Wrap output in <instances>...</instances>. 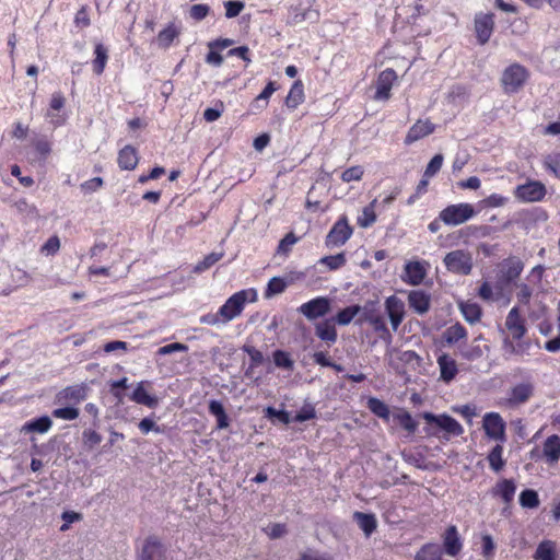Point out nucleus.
Instances as JSON below:
<instances>
[{"label":"nucleus","instance_id":"1","mask_svg":"<svg viewBox=\"0 0 560 560\" xmlns=\"http://www.w3.org/2000/svg\"><path fill=\"white\" fill-rule=\"evenodd\" d=\"M257 298L258 295L255 289L241 290L231 295L219 308L220 316H222L228 324L242 314L246 303H254L257 301Z\"/></svg>","mask_w":560,"mask_h":560},{"label":"nucleus","instance_id":"2","mask_svg":"<svg viewBox=\"0 0 560 560\" xmlns=\"http://www.w3.org/2000/svg\"><path fill=\"white\" fill-rule=\"evenodd\" d=\"M529 77L526 67L518 62L511 63L502 72L501 86L505 94H515L524 88Z\"/></svg>","mask_w":560,"mask_h":560},{"label":"nucleus","instance_id":"3","mask_svg":"<svg viewBox=\"0 0 560 560\" xmlns=\"http://www.w3.org/2000/svg\"><path fill=\"white\" fill-rule=\"evenodd\" d=\"M476 214L471 203L460 202L445 207L440 213L439 219L446 225H459L470 220Z\"/></svg>","mask_w":560,"mask_h":560},{"label":"nucleus","instance_id":"4","mask_svg":"<svg viewBox=\"0 0 560 560\" xmlns=\"http://www.w3.org/2000/svg\"><path fill=\"white\" fill-rule=\"evenodd\" d=\"M482 429L486 435L493 441L504 443L506 441V423L498 412H487L482 418Z\"/></svg>","mask_w":560,"mask_h":560},{"label":"nucleus","instance_id":"5","mask_svg":"<svg viewBox=\"0 0 560 560\" xmlns=\"http://www.w3.org/2000/svg\"><path fill=\"white\" fill-rule=\"evenodd\" d=\"M494 14L479 12L474 19V28L479 45H486L494 31Z\"/></svg>","mask_w":560,"mask_h":560},{"label":"nucleus","instance_id":"6","mask_svg":"<svg viewBox=\"0 0 560 560\" xmlns=\"http://www.w3.org/2000/svg\"><path fill=\"white\" fill-rule=\"evenodd\" d=\"M444 262L450 271L460 275H468L472 268L471 256L463 249L447 254L444 258Z\"/></svg>","mask_w":560,"mask_h":560},{"label":"nucleus","instance_id":"7","mask_svg":"<svg viewBox=\"0 0 560 560\" xmlns=\"http://www.w3.org/2000/svg\"><path fill=\"white\" fill-rule=\"evenodd\" d=\"M330 300L326 296L315 298L306 303H303L298 312L305 316L308 320L323 317L330 312Z\"/></svg>","mask_w":560,"mask_h":560},{"label":"nucleus","instance_id":"8","mask_svg":"<svg viewBox=\"0 0 560 560\" xmlns=\"http://www.w3.org/2000/svg\"><path fill=\"white\" fill-rule=\"evenodd\" d=\"M422 417L429 424L436 425L448 435L458 436L464 432L460 423L448 415L435 416L431 412H424Z\"/></svg>","mask_w":560,"mask_h":560},{"label":"nucleus","instance_id":"9","mask_svg":"<svg viewBox=\"0 0 560 560\" xmlns=\"http://www.w3.org/2000/svg\"><path fill=\"white\" fill-rule=\"evenodd\" d=\"M515 197L524 202L540 201L546 196V187L540 182H527L518 185L514 191Z\"/></svg>","mask_w":560,"mask_h":560},{"label":"nucleus","instance_id":"10","mask_svg":"<svg viewBox=\"0 0 560 560\" xmlns=\"http://www.w3.org/2000/svg\"><path fill=\"white\" fill-rule=\"evenodd\" d=\"M353 228L349 224L348 218L341 215L330 229L326 245H343L352 235Z\"/></svg>","mask_w":560,"mask_h":560},{"label":"nucleus","instance_id":"11","mask_svg":"<svg viewBox=\"0 0 560 560\" xmlns=\"http://www.w3.org/2000/svg\"><path fill=\"white\" fill-rule=\"evenodd\" d=\"M524 269L523 261L517 257H509L498 265L499 280L509 284L520 277Z\"/></svg>","mask_w":560,"mask_h":560},{"label":"nucleus","instance_id":"12","mask_svg":"<svg viewBox=\"0 0 560 560\" xmlns=\"http://www.w3.org/2000/svg\"><path fill=\"white\" fill-rule=\"evenodd\" d=\"M533 395L534 385L530 382L518 383L508 392L505 405L510 408L518 407L527 402Z\"/></svg>","mask_w":560,"mask_h":560},{"label":"nucleus","instance_id":"13","mask_svg":"<svg viewBox=\"0 0 560 560\" xmlns=\"http://www.w3.org/2000/svg\"><path fill=\"white\" fill-rule=\"evenodd\" d=\"M397 73L393 68H386L381 71L376 80V91L374 98L380 101H387L390 98V91L397 81Z\"/></svg>","mask_w":560,"mask_h":560},{"label":"nucleus","instance_id":"14","mask_svg":"<svg viewBox=\"0 0 560 560\" xmlns=\"http://www.w3.org/2000/svg\"><path fill=\"white\" fill-rule=\"evenodd\" d=\"M138 560H166V549L156 537L150 536L144 540Z\"/></svg>","mask_w":560,"mask_h":560},{"label":"nucleus","instance_id":"15","mask_svg":"<svg viewBox=\"0 0 560 560\" xmlns=\"http://www.w3.org/2000/svg\"><path fill=\"white\" fill-rule=\"evenodd\" d=\"M435 125L430 119H418L408 130L404 143L410 145L413 142L433 133Z\"/></svg>","mask_w":560,"mask_h":560},{"label":"nucleus","instance_id":"16","mask_svg":"<svg viewBox=\"0 0 560 560\" xmlns=\"http://www.w3.org/2000/svg\"><path fill=\"white\" fill-rule=\"evenodd\" d=\"M425 265V262L419 260L408 261L401 275L402 281L411 285L420 284L427 275Z\"/></svg>","mask_w":560,"mask_h":560},{"label":"nucleus","instance_id":"17","mask_svg":"<svg viewBox=\"0 0 560 560\" xmlns=\"http://www.w3.org/2000/svg\"><path fill=\"white\" fill-rule=\"evenodd\" d=\"M386 312L388 314L393 330L396 331L401 324L405 315L404 303L400 299L392 295L385 301Z\"/></svg>","mask_w":560,"mask_h":560},{"label":"nucleus","instance_id":"18","mask_svg":"<svg viewBox=\"0 0 560 560\" xmlns=\"http://www.w3.org/2000/svg\"><path fill=\"white\" fill-rule=\"evenodd\" d=\"M88 396V386L85 384L72 385L60 390L56 399L58 402H74L78 404L84 400Z\"/></svg>","mask_w":560,"mask_h":560},{"label":"nucleus","instance_id":"19","mask_svg":"<svg viewBox=\"0 0 560 560\" xmlns=\"http://www.w3.org/2000/svg\"><path fill=\"white\" fill-rule=\"evenodd\" d=\"M180 33V26L175 22H170L158 34V46L162 49H168L175 43V40H178Z\"/></svg>","mask_w":560,"mask_h":560},{"label":"nucleus","instance_id":"20","mask_svg":"<svg viewBox=\"0 0 560 560\" xmlns=\"http://www.w3.org/2000/svg\"><path fill=\"white\" fill-rule=\"evenodd\" d=\"M117 163L122 171H133L139 163V154L135 147L127 144L118 152Z\"/></svg>","mask_w":560,"mask_h":560},{"label":"nucleus","instance_id":"21","mask_svg":"<svg viewBox=\"0 0 560 560\" xmlns=\"http://www.w3.org/2000/svg\"><path fill=\"white\" fill-rule=\"evenodd\" d=\"M542 457L549 465L557 464L560 459V436L552 434L542 443Z\"/></svg>","mask_w":560,"mask_h":560},{"label":"nucleus","instance_id":"22","mask_svg":"<svg viewBox=\"0 0 560 560\" xmlns=\"http://www.w3.org/2000/svg\"><path fill=\"white\" fill-rule=\"evenodd\" d=\"M430 295L422 290H412L408 294V303L417 314L423 315L430 308Z\"/></svg>","mask_w":560,"mask_h":560},{"label":"nucleus","instance_id":"23","mask_svg":"<svg viewBox=\"0 0 560 560\" xmlns=\"http://www.w3.org/2000/svg\"><path fill=\"white\" fill-rule=\"evenodd\" d=\"M505 327L514 339H521L525 335L526 328L524 320L521 318L520 311L516 306L509 312L505 320Z\"/></svg>","mask_w":560,"mask_h":560},{"label":"nucleus","instance_id":"24","mask_svg":"<svg viewBox=\"0 0 560 560\" xmlns=\"http://www.w3.org/2000/svg\"><path fill=\"white\" fill-rule=\"evenodd\" d=\"M516 491V485L513 479H503L499 481L492 489V495L499 497L502 499V501L509 506L513 499ZM508 508L504 509V511Z\"/></svg>","mask_w":560,"mask_h":560},{"label":"nucleus","instance_id":"25","mask_svg":"<svg viewBox=\"0 0 560 560\" xmlns=\"http://www.w3.org/2000/svg\"><path fill=\"white\" fill-rule=\"evenodd\" d=\"M108 59V48L103 43H96L94 45V58L91 61L92 70L96 75L104 73Z\"/></svg>","mask_w":560,"mask_h":560},{"label":"nucleus","instance_id":"26","mask_svg":"<svg viewBox=\"0 0 560 560\" xmlns=\"http://www.w3.org/2000/svg\"><path fill=\"white\" fill-rule=\"evenodd\" d=\"M440 368V378L445 383L453 381L458 372L456 361L447 354H442L438 359Z\"/></svg>","mask_w":560,"mask_h":560},{"label":"nucleus","instance_id":"27","mask_svg":"<svg viewBox=\"0 0 560 560\" xmlns=\"http://www.w3.org/2000/svg\"><path fill=\"white\" fill-rule=\"evenodd\" d=\"M462 541L456 526H450L444 534V549L448 556L455 557L462 550Z\"/></svg>","mask_w":560,"mask_h":560},{"label":"nucleus","instance_id":"28","mask_svg":"<svg viewBox=\"0 0 560 560\" xmlns=\"http://www.w3.org/2000/svg\"><path fill=\"white\" fill-rule=\"evenodd\" d=\"M315 334L320 340L326 341L329 345L335 343L338 337L332 319H326L317 323L315 325Z\"/></svg>","mask_w":560,"mask_h":560},{"label":"nucleus","instance_id":"29","mask_svg":"<svg viewBox=\"0 0 560 560\" xmlns=\"http://www.w3.org/2000/svg\"><path fill=\"white\" fill-rule=\"evenodd\" d=\"M346 261V254L340 252L335 255H328L319 258L316 265L319 267L320 271H334L345 266Z\"/></svg>","mask_w":560,"mask_h":560},{"label":"nucleus","instance_id":"30","mask_svg":"<svg viewBox=\"0 0 560 560\" xmlns=\"http://www.w3.org/2000/svg\"><path fill=\"white\" fill-rule=\"evenodd\" d=\"M304 97L303 83L301 80H298L292 84L285 97V105L287 107L294 109L304 102Z\"/></svg>","mask_w":560,"mask_h":560},{"label":"nucleus","instance_id":"31","mask_svg":"<svg viewBox=\"0 0 560 560\" xmlns=\"http://www.w3.org/2000/svg\"><path fill=\"white\" fill-rule=\"evenodd\" d=\"M52 425V421L48 416H43L40 418L31 420L23 424L22 432L30 433H46Z\"/></svg>","mask_w":560,"mask_h":560},{"label":"nucleus","instance_id":"32","mask_svg":"<svg viewBox=\"0 0 560 560\" xmlns=\"http://www.w3.org/2000/svg\"><path fill=\"white\" fill-rule=\"evenodd\" d=\"M353 518L357 521L359 527L363 530L366 537L371 536L376 529L377 521L373 514L355 512Z\"/></svg>","mask_w":560,"mask_h":560},{"label":"nucleus","instance_id":"33","mask_svg":"<svg viewBox=\"0 0 560 560\" xmlns=\"http://www.w3.org/2000/svg\"><path fill=\"white\" fill-rule=\"evenodd\" d=\"M503 443H498L492 450L489 452L487 456V460L489 463L490 468L494 472L501 471L505 466V459H503Z\"/></svg>","mask_w":560,"mask_h":560},{"label":"nucleus","instance_id":"34","mask_svg":"<svg viewBox=\"0 0 560 560\" xmlns=\"http://www.w3.org/2000/svg\"><path fill=\"white\" fill-rule=\"evenodd\" d=\"M377 199L372 200L368 206L362 209L361 214L357 218V224L361 228H369L376 221V207Z\"/></svg>","mask_w":560,"mask_h":560},{"label":"nucleus","instance_id":"35","mask_svg":"<svg viewBox=\"0 0 560 560\" xmlns=\"http://www.w3.org/2000/svg\"><path fill=\"white\" fill-rule=\"evenodd\" d=\"M459 308L464 318L470 324H475L480 320L481 308L477 303L469 301L460 302Z\"/></svg>","mask_w":560,"mask_h":560},{"label":"nucleus","instance_id":"36","mask_svg":"<svg viewBox=\"0 0 560 560\" xmlns=\"http://www.w3.org/2000/svg\"><path fill=\"white\" fill-rule=\"evenodd\" d=\"M131 399L137 404L144 405L150 408L155 407L159 402L156 397L151 396L147 393L142 383L138 384V386L132 393Z\"/></svg>","mask_w":560,"mask_h":560},{"label":"nucleus","instance_id":"37","mask_svg":"<svg viewBox=\"0 0 560 560\" xmlns=\"http://www.w3.org/2000/svg\"><path fill=\"white\" fill-rule=\"evenodd\" d=\"M209 412L217 418L218 429H225L229 427V418L224 410L223 405L218 400L209 402Z\"/></svg>","mask_w":560,"mask_h":560},{"label":"nucleus","instance_id":"38","mask_svg":"<svg viewBox=\"0 0 560 560\" xmlns=\"http://www.w3.org/2000/svg\"><path fill=\"white\" fill-rule=\"evenodd\" d=\"M535 560H555L556 559V545L551 540H542L534 555Z\"/></svg>","mask_w":560,"mask_h":560},{"label":"nucleus","instance_id":"39","mask_svg":"<svg viewBox=\"0 0 560 560\" xmlns=\"http://www.w3.org/2000/svg\"><path fill=\"white\" fill-rule=\"evenodd\" d=\"M415 560H442V551L439 545H424L415 556Z\"/></svg>","mask_w":560,"mask_h":560},{"label":"nucleus","instance_id":"40","mask_svg":"<svg viewBox=\"0 0 560 560\" xmlns=\"http://www.w3.org/2000/svg\"><path fill=\"white\" fill-rule=\"evenodd\" d=\"M394 419L409 433H415L418 428V422L415 421L412 416L406 410H399L394 415Z\"/></svg>","mask_w":560,"mask_h":560},{"label":"nucleus","instance_id":"41","mask_svg":"<svg viewBox=\"0 0 560 560\" xmlns=\"http://www.w3.org/2000/svg\"><path fill=\"white\" fill-rule=\"evenodd\" d=\"M520 504L524 509H536L540 504L538 493L535 490L526 489L520 494Z\"/></svg>","mask_w":560,"mask_h":560},{"label":"nucleus","instance_id":"42","mask_svg":"<svg viewBox=\"0 0 560 560\" xmlns=\"http://www.w3.org/2000/svg\"><path fill=\"white\" fill-rule=\"evenodd\" d=\"M387 355L389 357V362L393 364L395 359H398L399 361L404 363H412L415 361H419V355L411 350L407 351H398L396 349H388Z\"/></svg>","mask_w":560,"mask_h":560},{"label":"nucleus","instance_id":"43","mask_svg":"<svg viewBox=\"0 0 560 560\" xmlns=\"http://www.w3.org/2000/svg\"><path fill=\"white\" fill-rule=\"evenodd\" d=\"M91 9L88 4L81 5V8L74 14L73 23L77 28L84 30L91 25Z\"/></svg>","mask_w":560,"mask_h":560},{"label":"nucleus","instance_id":"44","mask_svg":"<svg viewBox=\"0 0 560 560\" xmlns=\"http://www.w3.org/2000/svg\"><path fill=\"white\" fill-rule=\"evenodd\" d=\"M223 257V252H213L194 266V272L200 273L208 270Z\"/></svg>","mask_w":560,"mask_h":560},{"label":"nucleus","instance_id":"45","mask_svg":"<svg viewBox=\"0 0 560 560\" xmlns=\"http://www.w3.org/2000/svg\"><path fill=\"white\" fill-rule=\"evenodd\" d=\"M467 332L464 326L460 324H455L450 326L445 332L444 338L447 343H456L460 339H464L466 337Z\"/></svg>","mask_w":560,"mask_h":560},{"label":"nucleus","instance_id":"46","mask_svg":"<svg viewBox=\"0 0 560 560\" xmlns=\"http://www.w3.org/2000/svg\"><path fill=\"white\" fill-rule=\"evenodd\" d=\"M360 311H361V307L359 305L348 306V307L341 310L340 312H338L335 320L337 322V324H339L341 326H346L351 323V320L354 318V316L357 314L360 313Z\"/></svg>","mask_w":560,"mask_h":560},{"label":"nucleus","instance_id":"47","mask_svg":"<svg viewBox=\"0 0 560 560\" xmlns=\"http://www.w3.org/2000/svg\"><path fill=\"white\" fill-rule=\"evenodd\" d=\"M361 320L369 323L376 331H383L388 334L385 319L380 314H376L374 312H366L364 313Z\"/></svg>","mask_w":560,"mask_h":560},{"label":"nucleus","instance_id":"48","mask_svg":"<svg viewBox=\"0 0 560 560\" xmlns=\"http://www.w3.org/2000/svg\"><path fill=\"white\" fill-rule=\"evenodd\" d=\"M368 407L377 417H380L382 419H386V420L389 418V415H390L389 408L382 400L372 397L368 401Z\"/></svg>","mask_w":560,"mask_h":560},{"label":"nucleus","instance_id":"49","mask_svg":"<svg viewBox=\"0 0 560 560\" xmlns=\"http://www.w3.org/2000/svg\"><path fill=\"white\" fill-rule=\"evenodd\" d=\"M287 288V282L280 277H273L269 280L265 291V298L269 299L273 295L282 293Z\"/></svg>","mask_w":560,"mask_h":560},{"label":"nucleus","instance_id":"50","mask_svg":"<svg viewBox=\"0 0 560 560\" xmlns=\"http://www.w3.org/2000/svg\"><path fill=\"white\" fill-rule=\"evenodd\" d=\"M33 147L40 160H47L51 153V142L45 137L36 139L33 142Z\"/></svg>","mask_w":560,"mask_h":560},{"label":"nucleus","instance_id":"51","mask_svg":"<svg viewBox=\"0 0 560 560\" xmlns=\"http://www.w3.org/2000/svg\"><path fill=\"white\" fill-rule=\"evenodd\" d=\"M444 156L441 153L435 154L428 163L423 173V177L431 178L435 176L441 171Z\"/></svg>","mask_w":560,"mask_h":560},{"label":"nucleus","instance_id":"52","mask_svg":"<svg viewBox=\"0 0 560 560\" xmlns=\"http://www.w3.org/2000/svg\"><path fill=\"white\" fill-rule=\"evenodd\" d=\"M224 112V103L221 100H218L214 103V107H209L203 112V119L207 122H213L218 120Z\"/></svg>","mask_w":560,"mask_h":560},{"label":"nucleus","instance_id":"53","mask_svg":"<svg viewBox=\"0 0 560 560\" xmlns=\"http://www.w3.org/2000/svg\"><path fill=\"white\" fill-rule=\"evenodd\" d=\"M273 362L278 368L287 370H292L294 365V361L291 359L290 354L282 350H276L273 352Z\"/></svg>","mask_w":560,"mask_h":560},{"label":"nucleus","instance_id":"54","mask_svg":"<svg viewBox=\"0 0 560 560\" xmlns=\"http://www.w3.org/2000/svg\"><path fill=\"white\" fill-rule=\"evenodd\" d=\"M79 409L74 407L57 408L52 411V416L55 418L62 420H75L79 417Z\"/></svg>","mask_w":560,"mask_h":560},{"label":"nucleus","instance_id":"55","mask_svg":"<svg viewBox=\"0 0 560 560\" xmlns=\"http://www.w3.org/2000/svg\"><path fill=\"white\" fill-rule=\"evenodd\" d=\"M364 174V170L360 165L351 166L345 170L341 174V179L345 183H350L353 180H360Z\"/></svg>","mask_w":560,"mask_h":560},{"label":"nucleus","instance_id":"56","mask_svg":"<svg viewBox=\"0 0 560 560\" xmlns=\"http://www.w3.org/2000/svg\"><path fill=\"white\" fill-rule=\"evenodd\" d=\"M278 90V85L273 81H269L265 89L260 92L259 95L254 100L253 106H257L260 101L265 102V106L268 104V100L270 96Z\"/></svg>","mask_w":560,"mask_h":560},{"label":"nucleus","instance_id":"57","mask_svg":"<svg viewBox=\"0 0 560 560\" xmlns=\"http://www.w3.org/2000/svg\"><path fill=\"white\" fill-rule=\"evenodd\" d=\"M544 164L547 170L560 178V153H551L545 158Z\"/></svg>","mask_w":560,"mask_h":560},{"label":"nucleus","instance_id":"58","mask_svg":"<svg viewBox=\"0 0 560 560\" xmlns=\"http://www.w3.org/2000/svg\"><path fill=\"white\" fill-rule=\"evenodd\" d=\"M225 7V16L228 19H233L237 16L244 9L245 4L238 0H229L224 2Z\"/></svg>","mask_w":560,"mask_h":560},{"label":"nucleus","instance_id":"59","mask_svg":"<svg viewBox=\"0 0 560 560\" xmlns=\"http://www.w3.org/2000/svg\"><path fill=\"white\" fill-rule=\"evenodd\" d=\"M504 347L508 352L515 355H525L528 354L529 342L523 341L517 345H513L508 339L504 340Z\"/></svg>","mask_w":560,"mask_h":560},{"label":"nucleus","instance_id":"60","mask_svg":"<svg viewBox=\"0 0 560 560\" xmlns=\"http://www.w3.org/2000/svg\"><path fill=\"white\" fill-rule=\"evenodd\" d=\"M82 439L84 445H86L89 448H93L102 442V435L92 429L84 430L82 433Z\"/></svg>","mask_w":560,"mask_h":560},{"label":"nucleus","instance_id":"61","mask_svg":"<svg viewBox=\"0 0 560 560\" xmlns=\"http://www.w3.org/2000/svg\"><path fill=\"white\" fill-rule=\"evenodd\" d=\"M210 8L208 4H192L189 9V16L195 21H202L208 16Z\"/></svg>","mask_w":560,"mask_h":560},{"label":"nucleus","instance_id":"62","mask_svg":"<svg viewBox=\"0 0 560 560\" xmlns=\"http://www.w3.org/2000/svg\"><path fill=\"white\" fill-rule=\"evenodd\" d=\"M103 185L104 180L102 177H93L91 179L83 182L80 185V188L84 194H92L101 189Z\"/></svg>","mask_w":560,"mask_h":560},{"label":"nucleus","instance_id":"63","mask_svg":"<svg viewBox=\"0 0 560 560\" xmlns=\"http://www.w3.org/2000/svg\"><path fill=\"white\" fill-rule=\"evenodd\" d=\"M244 351L250 357L252 360V366L246 371V375L248 376L252 373L253 366L259 365L264 361V354L250 346H245Z\"/></svg>","mask_w":560,"mask_h":560},{"label":"nucleus","instance_id":"64","mask_svg":"<svg viewBox=\"0 0 560 560\" xmlns=\"http://www.w3.org/2000/svg\"><path fill=\"white\" fill-rule=\"evenodd\" d=\"M516 288H517L516 298H517L518 302L524 305L529 304V301H530V298L533 294L532 288L526 283H518L516 285Z\"/></svg>","mask_w":560,"mask_h":560}]
</instances>
